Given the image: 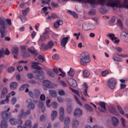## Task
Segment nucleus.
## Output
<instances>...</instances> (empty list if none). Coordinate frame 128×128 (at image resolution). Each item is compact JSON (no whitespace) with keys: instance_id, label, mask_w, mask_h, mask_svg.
Masks as SVG:
<instances>
[{"instance_id":"obj_1","label":"nucleus","mask_w":128,"mask_h":128,"mask_svg":"<svg viewBox=\"0 0 128 128\" xmlns=\"http://www.w3.org/2000/svg\"><path fill=\"white\" fill-rule=\"evenodd\" d=\"M97 2L100 4V6H102L100 11L104 14L106 13V6L128 8V0H124L122 4H120L118 0H97Z\"/></svg>"},{"instance_id":"obj_2","label":"nucleus","mask_w":128,"mask_h":128,"mask_svg":"<svg viewBox=\"0 0 128 128\" xmlns=\"http://www.w3.org/2000/svg\"><path fill=\"white\" fill-rule=\"evenodd\" d=\"M6 20L0 18V26H1V30H0V38H4L6 37Z\"/></svg>"},{"instance_id":"obj_3","label":"nucleus","mask_w":128,"mask_h":128,"mask_svg":"<svg viewBox=\"0 0 128 128\" xmlns=\"http://www.w3.org/2000/svg\"><path fill=\"white\" fill-rule=\"evenodd\" d=\"M90 62V54L88 52H84L81 54V58L80 59V64L82 66H86V64H88Z\"/></svg>"},{"instance_id":"obj_4","label":"nucleus","mask_w":128,"mask_h":128,"mask_svg":"<svg viewBox=\"0 0 128 128\" xmlns=\"http://www.w3.org/2000/svg\"><path fill=\"white\" fill-rule=\"evenodd\" d=\"M76 2H82V4H90L91 8H96L98 5V2L96 0H76Z\"/></svg>"},{"instance_id":"obj_5","label":"nucleus","mask_w":128,"mask_h":128,"mask_svg":"<svg viewBox=\"0 0 128 128\" xmlns=\"http://www.w3.org/2000/svg\"><path fill=\"white\" fill-rule=\"evenodd\" d=\"M116 80L114 78L109 79L107 82V86L111 90H114L116 88Z\"/></svg>"},{"instance_id":"obj_6","label":"nucleus","mask_w":128,"mask_h":128,"mask_svg":"<svg viewBox=\"0 0 128 128\" xmlns=\"http://www.w3.org/2000/svg\"><path fill=\"white\" fill-rule=\"evenodd\" d=\"M26 104H28V108L30 110H34L36 108V105L34 103L32 102V100L31 98H28L26 100Z\"/></svg>"},{"instance_id":"obj_7","label":"nucleus","mask_w":128,"mask_h":128,"mask_svg":"<svg viewBox=\"0 0 128 128\" xmlns=\"http://www.w3.org/2000/svg\"><path fill=\"white\" fill-rule=\"evenodd\" d=\"M107 36L110 38L112 42H114V44H118L120 42V40H118V38L116 37V35L114 34L108 33Z\"/></svg>"},{"instance_id":"obj_8","label":"nucleus","mask_w":128,"mask_h":128,"mask_svg":"<svg viewBox=\"0 0 128 128\" xmlns=\"http://www.w3.org/2000/svg\"><path fill=\"white\" fill-rule=\"evenodd\" d=\"M59 119L60 122H62L64 118V108L61 106L59 108Z\"/></svg>"},{"instance_id":"obj_9","label":"nucleus","mask_w":128,"mask_h":128,"mask_svg":"<svg viewBox=\"0 0 128 128\" xmlns=\"http://www.w3.org/2000/svg\"><path fill=\"white\" fill-rule=\"evenodd\" d=\"M74 116L75 118H80L82 116V110L80 108H76L75 109Z\"/></svg>"},{"instance_id":"obj_10","label":"nucleus","mask_w":128,"mask_h":128,"mask_svg":"<svg viewBox=\"0 0 128 128\" xmlns=\"http://www.w3.org/2000/svg\"><path fill=\"white\" fill-rule=\"evenodd\" d=\"M38 74L35 76L34 78L36 80H44V72L40 70H37L36 72Z\"/></svg>"},{"instance_id":"obj_11","label":"nucleus","mask_w":128,"mask_h":128,"mask_svg":"<svg viewBox=\"0 0 128 128\" xmlns=\"http://www.w3.org/2000/svg\"><path fill=\"white\" fill-rule=\"evenodd\" d=\"M120 36L125 42H128V32H122L120 34Z\"/></svg>"},{"instance_id":"obj_12","label":"nucleus","mask_w":128,"mask_h":128,"mask_svg":"<svg viewBox=\"0 0 128 128\" xmlns=\"http://www.w3.org/2000/svg\"><path fill=\"white\" fill-rule=\"evenodd\" d=\"M10 110V108H8L7 109L6 111H4L2 112V118H12V114L10 112H9Z\"/></svg>"},{"instance_id":"obj_13","label":"nucleus","mask_w":128,"mask_h":128,"mask_svg":"<svg viewBox=\"0 0 128 128\" xmlns=\"http://www.w3.org/2000/svg\"><path fill=\"white\" fill-rule=\"evenodd\" d=\"M12 94V96H14V94H16V92H14V91H12V92H10L8 95H7L6 96V100H2L0 102V104H6L8 102V101L10 100H8L9 98H10V95Z\"/></svg>"},{"instance_id":"obj_14","label":"nucleus","mask_w":128,"mask_h":128,"mask_svg":"<svg viewBox=\"0 0 128 128\" xmlns=\"http://www.w3.org/2000/svg\"><path fill=\"white\" fill-rule=\"evenodd\" d=\"M70 38V36H67L66 37H64L62 38L61 40V46L66 48V46L68 42V40Z\"/></svg>"},{"instance_id":"obj_15","label":"nucleus","mask_w":128,"mask_h":128,"mask_svg":"<svg viewBox=\"0 0 128 128\" xmlns=\"http://www.w3.org/2000/svg\"><path fill=\"white\" fill-rule=\"evenodd\" d=\"M42 84L44 86L47 88H54L52 82L48 80H44Z\"/></svg>"},{"instance_id":"obj_16","label":"nucleus","mask_w":128,"mask_h":128,"mask_svg":"<svg viewBox=\"0 0 128 128\" xmlns=\"http://www.w3.org/2000/svg\"><path fill=\"white\" fill-rule=\"evenodd\" d=\"M32 68L34 70H42L40 66H38V64H40L38 62H32Z\"/></svg>"},{"instance_id":"obj_17","label":"nucleus","mask_w":128,"mask_h":128,"mask_svg":"<svg viewBox=\"0 0 128 128\" xmlns=\"http://www.w3.org/2000/svg\"><path fill=\"white\" fill-rule=\"evenodd\" d=\"M68 82L70 84V86H72L73 88H76V86H78L76 81L72 78L70 79L68 81Z\"/></svg>"},{"instance_id":"obj_18","label":"nucleus","mask_w":128,"mask_h":128,"mask_svg":"<svg viewBox=\"0 0 128 128\" xmlns=\"http://www.w3.org/2000/svg\"><path fill=\"white\" fill-rule=\"evenodd\" d=\"M28 50L30 54H34V56H38V53L36 52V49L34 48V46H31L30 48H28Z\"/></svg>"},{"instance_id":"obj_19","label":"nucleus","mask_w":128,"mask_h":128,"mask_svg":"<svg viewBox=\"0 0 128 128\" xmlns=\"http://www.w3.org/2000/svg\"><path fill=\"white\" fill-rule=\"evenodd\" d=\"M64 22H62V20H57V22L54 23V28H58L60 26H62Z\"/></svg>"},{"instance_id":"obj_20","label":"nucleus","mask_w":128,"mask_h":128,"mask_svg":"<svg viewBox=\"0 0 128 128\" xmlns=\"http://www.w3.org/2000/svg\"><path fill=\"white\" fill-rule=\"evenodd\" d=\"M111 120H112V124L114 126H116L118 125V119L116 117L112 116V117Z\"/></svg>"},{"instance_id":"obj_21","label":"nucleus","mask_w":128,"mask_h":128,"mask_svg":"<svg viewBox=\"0 0 128 128\" xmlns=\"http://www.w3.org/2000/svg\"><path fill=\"white\" fill-rule=\"evenodd\" d=\"M58 116V112L56 110H53L51 114V120H54L56 117Z\"/></svg>"},{"instance_id":"obj_22","label":"nucleus","mask_w":128,"mask_h":128,"mask_svg":"<svg viewBox=\"0 0 128 128\" xmlns=\"http://www.w3.org/2000/svg\"><path fill=\"white\" fill-rule=\"evenodd\" d=\"M12 52L14 54V58H18V48L14 47L12 50Z\"/></svg>"},{"instance_id":"obj_23","label":"nucleus","mask_w":128,"mask_h":128,"mask_svg":"<svg viewBox=\"0 0 128 128\" xmlns=\"http://www.w3.org/2000/svg\"><path fill=\"white\" fill-rule=\"evenodd\" d=\"M108 110L110 114H118V111L114 106L109 107Z\"/></svg>"},{"instance_id":"obj_24","label":"nucleus","mask_w":128,"mask_h":128,"mask_svg":"<svg viewBox=\"0 0 128 128\" xmlns=\"http://www.w3.org/2000/svg\"><path fill=\"white\" fill-rule=\"evenodd\" d=\"M8 94V88H4L2 90L1 98H4V96H6Z\"/></svg>"},{"instance_id":"obj_25","label":"nucleus","mask_w":128,"mask_h":128,"mask_svg":"<svg viewBox=\"0 0 128 128\" xmlns=\"http://www.w3.org/2000/svg\"><path fill=\"white\" fill-rule=\"evenodd\" d=\"M34 98H38L40 96V91L38 89H34Z\"/></svg>"},{"instance_id":"obj_26","label":"nucleus","mask_w":128,"mask_h":128,"mask_svg":"<svg viewBox=\"0 0 128 128\" xmlns=\"http://www.w3.org/2000/svg\"><path fill=\"white\" fill-rule=\"evenodd\" d=\"M50 28H46L45 29L44 32L43 33V36H44L45 38H50Z\"/></svg>"},{"instance_id":"obj_27","label":"nucleus","mask_w":128,"mask_h":128,"mask_svg":"<svg viewBox=\"0 0 128 128\" xmlns=\"http://www.w3.org/2000/svg\"><path fill=\"white\" fill-rule=\"evenodd\" d=\"M116 24L117 26H119L121 30H124V26L122 24V20H120V19L118 20Z\"/></svg>"},{"instance_id":"obj_28","label":"nucleus","mask_w":128,"mask_h":128,"mask_svg":"<svg viewBox=\"0 0 128 128\" xmlns=\"http://www.w3.org/2000/svg\"><path fill=\"white\" fill-rule=\"evenodd\" d=\"M78 120L76 119H74L72 120V126L73 128H76L78 126Z\"/></svg>"},{"instance_id":"obj_29","label":"nucleus","mask_w":128,"mask_h":128,"mask_svg":"<svg viewBox=\"0 0 128 128\" xmlns=\"http://www.w3.org/2000/svg\"><path fill=\"white\" fill-rule=\"evenodd\" d=\"M8 126V122L5 120H3L1 122L0 128H7Z\"/></svg>"},{"instance_id":"obj_30","label":"nucleus","mask_w":128,"mask_h":128,"mask_svg":"<svg viewBox=\"0 0 128 128\" xmlns=\"http://www.w3.org/2000/svg\"><path fill=\"white\" fill-rule=\"evenodd\" d=\"M18 82H12L10 83V88L11 90H16L18 88Z\"/></svg>"},{"instance_id":"obj_31","label":"nucleus","mask_w":128,"mask_h":128,"mask_svg":"<svg viewBox=\"0 0 128 128\" xmlns=\"http://www.w3.org/2000/svg\"><path fill=\"white\" fill-rule=\"evenodd\" d=\"M64 124L66 126H68L70 124V118L69 116H66L64 119Z\"/></svg>"},{"instance_id":"obj_32","label":"nucleus","mask_w":128,"mask_h":128,"mask_svg":"<svg viewBox=\"0 0 128 128\" xmlns=\"http://www.w3.org/2000/svg\"><path fill=\"white\" fill-rule=\"evenodd\" d=\"M24 126L26 128H32V121L30 120H26L24 124Z\"/></svg>"},{"instance_id":"obj_33","label":"nucleus","mask_w":128,"mask_h":128,"mask_svg":"<svg viewBox=\"0 0 128 128\" xmlns=\"http://www.w3.org/2000/svg\"><path fill=\"white\" fill-rule=\"evenodd\" d=\"M10 122L12 126H16L18 124V120L14 118H10Z\"/></svg>"},{"instance_id":"obj_34","label":"nucleus","mask_w":128,"mask_h":128,"mask_svg":"<svg viewBox=\"0 0 128 128\" xmlns=\"http://www.w3.org/2000/svg\"><path fill=\"white\" fill-rule=\"evenodd\" d=\"M24 109H22L20 111V113L18 115V118H26V114L24 113Z\"/></svg>"},{"instance_id":"obj_35","label":"nucleus","mask_w":128,"mask_h":128,"mask_svg":"<svg viewBox=\"0 0 128 128\" xmlns=\"http://www.w3.org/2000/svg\"><path fill=\"white\" fill-rule=\"evenodd\" d=\"M49 94L51 96H53L54 98H56L58 94H56V92L54 90H49Z\"/></svg>"},{"instance_id":"obj_36","label":"nucleus","mask_w":128,"mask_h":128,"mask_svg":"<svg viewBox=\"0 0 128 128\" xmlns=\"http://www.w3.org/2000/svg\"><path fill=\"white\" fill-rule=\"evenodd\" d=\"M67 12H68V14H72V16H73L74 18H78V14H76V13L74 12H72L70 10H68Z\"/></svg>"},{"instance_id":"obj_37","label":"nucleus","mask_w":128,"mask_h":128,"mask_svg":"<svg viewBox=\"0 0 128 128\" xmlns=\"http://www.w3.org/2000/svg\"><path fill=\"white\" fill-rule=\"evenodd\" d=\"M82 30H88V22H86L82 24Z\"/></svg>"},{"instance_id":"obj_38","label":"nucleus","mask_w":128,"mask_h":128,"mask_svg":"<svg viewBox=\"0 0 128 128\" xmlns=\"http://www.w3.org/2000/svg\"><path fill=\"white\" fill-rule=\"evenodd\" d=\"M18 18H20V20H21L22 22L23 23L26 22L28 20V19L26 18V16H19Z\"/></svg>"},{"instance_id":"obj_39","label":"nucleus","mask_w":128,"mask_h":128,"mask_svg":"<svg viewBox=\"0 0 128 128\" xmlns=\"http://www.w3.org/2000/svg\"><path fill=\"white\" fill-rule=\"evenodd\" d=\"M54 46V43L52 41H50L47 44L48 49L52 48Z\"/></svg>"},{"instance_id":"obj_40","label":"nucleus","mask_w":128,"mask_h":128,"mask_svg":"<svg viewBox=\"0 0 128 128\" xmlns=\"http://www.w3.org/2000/svg\"><path fill=\"white\" fill-rule=\"evenodd\" d=\"M51 106L54 108V110H56V108H58V104L56 102H53L51 104Z\"/></svg>"},{"instance_id":"obj_41","label":"nucleus","mask_w":128,"mask_h":128,"mask_svg":"<svg viewBox=\"0 0 128 128\" xmlns=\"http://www.w3.org/2000/svg\"><path fill=\"white\" fill-rule=\"evenodd\" d=\"M46 40V37H44V35L42 36H40V38L38 40V44H42V42H44Z\"/></svg>"},{"instance_id":"obj_42","label":"nucleus","mask_w":128,"mask_h":128,"mask_svg":"<svg viewBox=\"0 0 128 128\" xmlns=\"http://www.w3.org/2000/svg\"><path fill=\"white\" fill-rule=\"evenodd\" d=\"M68 74L70 76H72V78L74 77V69L70 68V71L68 72Z\"/></svg>"},{"instance_id":"obj_43","label":"nucleus","mask_w":128,"mask_h":128,"mask_svg":"<svg viewBox=\"0 0 128 128\" xmlns=\"http://www.w3.org/2000/svg\"><path fill=\"white\" fill-rule=\"evenodd\" d=\"M85 108L87 110H90V112H93L94 110L92 109V108L88 104H85Z\"/></svg>"},{"instance_id":"obj_44","label":"nucleus","mask_w":128,"mask_h":128,"mask_svg":"<svg viewBox=\"0 0 128 128\" xmlns=\"http://www.w3.org/2000/svg\"><path fill=\"white\" fill-rule=\"evenodd\" d=\"M90 71L88 70H84L83 71V74H84V76L85 77V78H88V76H90Z\"/></svg>"},{"instance_id":"obj_45","label":"nucleus","mask_w":128,"mask_h":128,"mask_svg":"<svg viewBox=\"0 0 128 128\" xmlns=\"http://www.w3.org/2000/svg\"><path fill=\"white\" fill-rule=\"evenodd\" d=\"M112 60H114V62H122V60L116 56H113Z\"/></svg>"},{"instance_id":"obj_46","label":"nucleus","mask_w":128,"mask_h":128,"mask_svg":"<svg viewBox=\"0 0 128 128\" xmlns=\"http://www.w3.org/2000/svg\"><path fill=\"white\" fill-rule=\"evenodd\" d=\"M74 98L76 102H77V104H79V106H82V102L80 101V100H78V96H76L74 95Z\"/></svg>"},{"instance_id":"obj_47","label":"nucleus","mask_w":128,"mask_h":128,"mask_svg":"<svg viewBox=\"0 0 128 128\" xmlns=\"http://www.w3.org/2000/svg\"><path fill=\"white\" fill-rule=\"evenodd\" d=\"M72 106H69L67 107V114H72Z\"/></svg>"},{"instance_id":"obj_48","label":"nucleus","mask_w":128,"mask_h":128,"mask_svg":"<svg viewBox=\"0 0 128 128\" xmlns=\"http://www.w3.org/2000/svg\"><path fill=\"white\" fill-rule=\"evenodd\" d=\"M30 86V85L28 84H22L19 88V90H24L26 88H28Z\"/></svg>"},{"instance_id":"obj_49","label":"nucleus","mask_w":128,"mask_h":128,"mask_svg":"<svg viewBox=\"0 0 128 128\" xmlns=\"http://www.w3.org/2000/svg\"><path fill=\"white\" fill-rule=\"evenodd\" d=\"M30 12V8H26V9L22 10V14L23 16H26L28 14V12Z\"/></svg>"},{"instance_id":"obj_50","label":"nucleus","mask_w":128,"mask_h":128,"mask_svg":"<svg viewBox=\"0 0 128 128\" xmlns=\"http://www.w3.org/2000/svg\"><path fill=\"white\" fill-rule=\"evenodd\" d=\"M117 108L118 111L119 112H120V114H124V111L122 108L120 106H118Z\"/></svg>"},{"instance_id":"obj_51","label":"nucleus","mask_w":128,"mask_h":128,"mask_svg":"<svg viewBox=\"0 0 128 128\" xmlns=\"http://www.w3.org/2000/svg\"><path fill=\"white\" fill-rule=\"evenodd\" d=\"M56 14H52L51 16H48V20H54V18H56Z\"/></svg>"},{"instance_id":"obj_52","label":"nucleus","mask_w":128,"mask_h":128,"mask_svg":"<svg viewBox=\"0 0 128 128\" xmlns=\"http://www.w3.org/2000/svg\"><path fill=\"white\" fill-rule=\"evenodd\" d=\"M88 14H89V16H94V14H96V10L94 9L90 10L88 12Z\"/></svg>"},{"instance_id":"obj_53","label":"nucleus","mask_w":128,"mask_h":128,"mask_svg":"<svg viewBox=\"0 0 128 128\" xmlns=\"http://www.w3.org/2000/svg\"><path fill=\"white\" fill-rule=\"evenodd\" d=\"M99 104L101 108H102L104 110H106V103L104 102H100Z\"/></svg>"},{"instance_id":"obj_54","label":"nucleus","mask_w":128,"mask_h":128,"mask_svg":"<svg viewBox=\"0 0 128 128\" xmlns=\"http://www.w3.org/2000/svg\"><path fill=\"white\" fill-rule=\"evenodd\" d=\"M46 72L48 76H51L52 78H54V76H56V74L52 71L48 70Z\"/></svg>"},{"instance_id":"obj_55","label":"nucleus","mask_w":128,"mask_h":128,"mask_svg":"<svg viewBox=\"0 0 128 128\" xmlns=\"http://www.w3.org/2000/svg\"><path fill=\"white\" fill-rule=\"evenodd\" d=\"M70 90H71L72 92H74V94H77V96H80V92H78V90H74L72 88V87L70 88Z\"/></svg>"},{"instance_id":"obj_56","label":"nucleus","mask_w":128,"mask_h":128,"mask_svg":"<svg viewBox=\"0 0 128 128\" xmlns=\"http://www.w3.org/2000/svg\"><path fill=\"white\" fill-rule=\"evenodd\" d=\"M58 94L60 96H65L66 95V92H64V90L61 89L58 92Z\"/></svg>"},{"instance_id":"obj_57","label":"nucleus","mask_w":128,"mask_h":128,"mask_svg":"<svg viewBox=\"0 0 128 128\" xmlns=\"http://www.w3.org/2000/svg\"><path fill=\"white\" fill-rule=\"evenodd\" d=\"M4 49L2 48L0 50V58H4Z\"/></svg>"},{"instance_id":"obj_58","label":"nucleus","mask_w":128,"mask_h":128,"mask_svg":"<svg viewBox=\"0 0 128 128\" xmlns=\"http://www.w3.org/2000/svg\"><path fill=\"white\" fill-rule=\"evenodd\" d=\"M59 82H60V84L61 86H62L64 88H66V86H68L66 83V82H64V81L60 80Z\"/></svg>"},{"instance_id":"obj_59","label":"nucleus","mask_w":128,"mask_h":128,"mask_svg":"<svg viewBox=\"0 0 128 128\" xmlns=\"http://www.w3.org/2000/svg\"><path fill=\"white\" fill-rule=\"evenodd\" d=\"M26 76L30 80H32V78H34V74L32 73H28L27 74Z\"/></svg>"},{"instance_id":"obj_60","label":"nucleus","mask_w":128,"mask_h":128,"mask_svg":"<svg viewBox=\"0 0 128 128\" xmlns=\"http://www.w3.org/2000/svg\"><path fill=\"white\" fill-rule=\"evenodd\" d=\"M88 28L94 30L96 28V26L92 23L88 22Z\"/></svg>"},{"instance_id":"obj_61","label":"nucleus","mask_w":128,"mask_h":128,"mask_svg":"<svg viewBox=\"0 0 128 128\" xmlns=\"http://www.w3.org/2000/svg\"><path fill=\"white\" fill-rule=\"evenodd\" d=\"M52 58L54 60H60V56L58 54H54Z\"/></svg>"},{"instance_id":"obj_62","label":"nucleus","mask_w":128,"mask_h":128,"mask_svg":"<svg viewBox=\"0 0 128 128\" xmlns=\"http://www.w3.org/2000/svg\"><path fill=\"white\" fill-rule=\"evenodd\" d=\"M38 108H42L43 106H44V101L40 100L39 101V103L38 104Z\"/></svg>"},{"instance_id":"obj_63","label":"nucleus","mask_w":128,"mask_h":128,"mask_svg":"<svg viewBox=\"0 0 128 128\" xmlns=\"http://www.w3.org/2000/svg\"><path fill=\"white\" fill-rule=\"evenodd\" d=\"M8 72H9L10 74H12V72H14V67L12 66L10 67L8 69Z\"/></svg>"},{"instance_id":"obj_64","label":"nucleus","mask_w":128,"mask_h":128,"mask_svg":"<svg viewBox=\"0 0 128 128\" xmlns=\"http://www.w3.org/2000/svg\"><path fill=\"white\" fill-rule=\"evenodd\" d=\"M22 56H28V52L26 50H23Z\"/></svg>"}]
</instances>
